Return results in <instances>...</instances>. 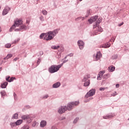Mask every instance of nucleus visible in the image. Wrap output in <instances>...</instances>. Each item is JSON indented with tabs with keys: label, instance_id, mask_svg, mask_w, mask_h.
Instances as JSON below:
<instances>
[{
	"label": "nucleus",
	"instance_id": "obj_1",
	"mask_svg": "<svg viewBox=\"0 0 129 129\" xmlns=\"http://www.w3.org/2000/svg\"><path fill=\"white\" fill-rule=\"evenodd\" d=\"M59 32V29H55L53 31H48L47 33H42L39 36L40 39H43L46 40V41H51L54 39L58 32Z\"/></svg>",
	"mask_w": 129,
	"mask_h": 129
},
{
	"label": "nucleus",
	"instance_id": "obj_2",
	"mask_svg": "<svg viewBox=\"0 0 129 129\" xmlns=\"http://www.w3.org/2000/svg\"><path fill=\"white\" fill-rule=\"evenodd\" d=\"M62 66H63V63L58 65H52L48 68V72H49V73H50L51 74H53V73H55V72H58V71H59L60 68H61Z\"/></svg>",
	"mask_w": 129,
	"mask_h": 129
},
{
	"label": "nucleus",
	"instance_id": "obj_3",
	"mask_svg": "<svg viewBox=\"0 0 129 129\" xmlns=\"http://www.w3.org/2000/svg\"><path fill=\"white\" fill-rule=\"evenodd\" d=\"M79 104V101L71 102L67 106V110H72L74 106H77Z\"/></svg>",
	"mask_w": 129,
	"mask_h": 129
},
{
	"label": "nucleus",
	"instance_id": "obj_4",
	"mask_svg": "<svg viewBox=\"0 0 129 129\" xmlns=\"http://www.w3.org/2000/svg\"><path fill=\"white\" fill-rule=\"evenodd\" d=\"M23 24V21L22 20H19L17 21H14V24L12 26V27L9 29V32H13V30H14L17 27H19L20 25H22Z\"/></svg>",
	"mask_w": 129,
	"mask_h": 129
},
{
	"label": "nucleus",
	"instance_id": "obj_5",
	"mask_svg": "<svg viewBox=\"0 0 129 129\" xmlns=\"http://www.w3.org/2000/svg\"><path fill=\"white\" fill-rule=\"evenodd\" d=\"M21 118L22 119H23V120H26L27 123H31V122L33 121V117L31 116V115H23L21 116Z\"/></svg>",
	"mask_w": 129,
	"mask_h": 129
},
{
	"label": "nucleus",
	"instance_id": "obj_6",
	"mask_svg": "<svg viewBox=\"0 0 129 129\" xmlns=\"http://www.w3.org/2000/svg\"><path fill=\"white\" fill-rule=\"evenodd\" d=\"M96 90L95 89H91L88 91L85 96V98H88V97H92L93 95H95Z\"/></svg>",
	"mask_w": 129,
	"mask_h": 129
},
{
	"label": "nucleus",
	"instance_id": "obj_7",
	"mask_svg": "<svg viewBox=\"0 0 129 129\" xmlns=\"http://www.w3.org/2000/svg\"><path fill=\"white\" fill-rule=\"evenodd\" d=\"M18 27H19V28L15 29V32H21L23 30H27L28 29L26 25L23 24V23L22 24L19 25Z\"/></svg>",
	"mask_w": 129,
	"mask_h": 129
},
{
	"label": "nucleus",
	"instance_id": "obj_8",
	"mask_svg": "<svg viewBox=\"0 0 129 129\" xmlns=\"http://www.w3.org/2000/svg\"><path fill=\"white\" fill-rule=\"evenodd\" d=\"M67 110V106H61L58 108V112L60 113V114H62V113H64L65 111Z\"/></svg>",
	"mask_w": 129,
	"mask_h": 129
},
{
	"label": "nucleus",
	"instance_id": "obj_9",
	"mask_svg": "<svg viewBox=\"0 0 129 129\" xmlns=\"http://www.w3.org/2000/svg\"><path fill=\"white\" fill-rule=\"evenodd\" d=\"M85 43L82 40L78 41V46L80 50H83L84 48Z\"/></svg>",
	"mask_w": 129,
	"mask_h": 129
},
{
	"label": "nucleus",
	"instance_id": "obj_10",
	"mask_svg": "<svg viewBox=\"0 0 129 129\" xmlns=\"http://www.w3.org/2000/svg\"><path fill=\"white\" fill-rule=\"evenodd\" d=\"M10 11H11V8L9 7L8 6H6L3 11V15L6 16V15H8Z\"/></svg>",
	"mask_w": 129,
	"mask_h": 129
},
{
	"label": "nucleus",
	"instance_id": "obj_11",
	"mask_svg": "<svg viewBox=\"0 0 129 129\" xmlns=\"http://www.w3.org/2000/svg\"><path fill=\"white\" fill-rule=\"evenodd\" d=\"M101 58V52H97L96 55L94 56V60L98 61Z\"/></svg>",
	"mask_w": 129,
	"mask_h": 129
},
{
	"label": "nucleus",
	"instance_id": "obj_12",
	"mask_svg": "<svg viewBox=\"0 0 129 129\" xmlns=\"http://www.w3.org/2000/svg\"><path fill=\"white\" fill-rule=\"evenodd\" d=\"M115 115L114 113H111L107 114V115H104L103 118L104 119H108V118H111V117H113Z\"/></svg>",
	"mask_w": 129,
	"mask_h": 129
},
{
	"label": "nucleus",
	"instance_id": "obj_13",
	"mask_svg": "<svg viewBox=\"0 0 129 129\" xmlns=\"http://www.w3.org/2000/svg\"><path fill=\"white\" fill-rule=\"evenodd\" d=\"M98 16H95L94 17H91L90 19L88 20V22H89L90 24H92L93 22H95L97 20Z\"/></svg>",
	"mask_w": 129,
	"mask_h": 129
},
{
	"label": "nucleus",
	"instance_id": "obj_14",
	"mask_svg": "<svg viewBox=\"0 0 129 129\" xmlns=\"http://www.w3.org/2000/svg\"><path fill=\"white\" fill-rule=\"evenodd\" d=\"M46 125H47V121L44 120H41L40 124V127H45Z\"/></svg>",
	"mask_w": 129,
	"mask_h": 129
},
{
	"label": "nucleus",
	"instance_id": "obj_15",
	"mask_svg": "<svg viewBox=\"0 0 129 129\" xmlns=\"http://www.w3.org/2000/svg\"><path fill=\"white\" fill-rule=\"evenodd\" d=\"M61 86V83L57 82L52 85V88H58Z\"/></svg>",
	"mask_w": 129,
	"mask_h": 129
},
{
	"label": "nucleus",
	"instance_id": "obj_16",
	"mask_svg": "<svg viewBox=\"0 0 129 129\" xmlns=\"http://www.w3.org/2000/svg\"><path fill=\"white\" fill-rule=\"evenodd\" d=\"M90 78V76L89 75H87L86 76H85L83 79L82 80L83 82H86L87 81H88V79Z\"/></svg>",
	"mask_w": 129,
	"mask_h": 129
},
{
	"label": "nucleus",
	"instance_id": "obj_17",
	"mask_svg": "<svg viewBox=\"0 0 129 129\" xmlns=\"http://www.w3.org/2000/svg\"><path fill=\"white\" fill-rule=\"evenodd\" d=\"M108 70L109 72H113V71L115 70V67H114V66H111L108 67Z\"/></svg>",
	"mask_w": 129,
	"mask_h": 129
},
{
	"label": "nucleus",
	"instance_id": "obj_18",
	"mask_svg": "<svg viewBox=\"0 0 129 129\" xmlns=\"http://www.w3.org/2000/svg\"><path fill=\"white\" fill-rule=\"evenodd\" d=\"M51 48L52 49H53V50H58V49H59V48H60V45H52L51 46Z\"/></svg>",
	"mask_w": 129,
	"mask_h": 129
},
{
	"label": "nucleus",
	"instance_id": "obj_19",
	"mask_svg": "<svg viewBox=\"0 0 129 129\" xmlns=\"http://www.w3.org/2000/svg\"><path fill=\"white\" fill-rule=\"evenodd\" d=\"M22 123H23V120L22 119H19V120H18L16 122V125H20V124H22Z\"/></svg>",
	"mask_w": 129,
	"mask_h": 129
},
{
	"label": "nucleus",
	"instance_id": "obj_20",
	"mask_svg": "<svg viewBox=\"0 0 129 129\" xmlns=\"http://www.w3.org/2000/svg\"><path fill=\"white\" fill-rule=\"evenodd\" d=\"M90 84V81L89 80H88L87 82H85L84 84V86L85 87H86L87 86H89V85Z\"/></svg>",
	"mask_w": 129,
	"mask_h": 129
},
{
	"label": "nucleus",
	"instance_id": "obj_21",
	"mask_svg": "<svg viewBox=\"0 0 129 129\" xmlns=\"http://www.w3.org/2000/svg\"><path fill=\"white\" fill-rule=\"evenodd\" d=\"M7 85H8V82H5V83L1 85V87L2 88H6L7 87Z\"/></svg>",
	"mask_w": 129,
	"mask_h": 129
},
{
	"label": "nucleus",
	"instance_id": "obj_22",
	"mask_svg": "<svg viewBox=\"0 0 129 129\" xmlns=\"http://www.w3.org/2000/svg\"><path fill=\"white\" fill-rule=\"evenodd\" d=\"M12 57H13V54H8L7 56L6 57H5L4 59V60H7V59H9V58H12Z\"/></svg>",
	"mask_w": 129,
	"mask_h": 129
},
{
	"label": "nucleus",
	"instance_id": "obj_23",
	"mask_svg": "<svg viewBox=\"0 0 129 129\" xmlns=\"http://www.w3.org/2000/svg\"><path fill=\"white\" fill-rule=\"evenodd\" d=\"M85 18L83 17H78L75 19V21H76L77 22L78 21H80V20H82V21H83L84 20Z\"/></svg>",
	"mask_w": 129,
	"mask_h": 129
},
{
	"label": "nucleus",
	"instance_id": "obj_24",
	"mask_svg": "<svg viewBox=\"0 0 129 129\" xmlns=\"http://www.w3.org/2000/svg\"><path fill=\"white\" fill-rule=\"evenodd\" d=\"M109 47H110V43H107L103 46V48H109Z\"/></svg>",
	"mask_w": 129,
	"mask_h": 129
},
{
	"label": "nucleus",
	"instance_id": "obj_25",
	"mask_svg": "<svg viewBox=\"0 0 129 129\" xmlns=\"http://www.w3.org/2000/svg\"><path fill=\"white\" fill-rule=\"evenodd\" d=\"M29 128H30V126H29V125L25 124L23 126H22L21 129H29Z\"/></svg>",
	"mask_w": 129,
	"mask_h": 129
},
{
	"label": "nucleus",
	"instance_id": "obj_26",
	"mask_svg": "<svg viewBox=\"0 0 129 129\" xmlns=\"http://www.w3.org/2000/svg\"><path fill=\"white\" fill-rule=\"evenodd\" d=\"M19 117V114L18 113H15L13 115L12 118H14L15 119H17L18 117Z\"/></svg>",
	"mask_w": 129,
	"mask_h": 129
},
{
	"label": "nucleus",
	"instance_id": "obj_27",
	"mask_svg": "<svg viewBox=\"0 0 129 129\" xmlns=\"http://www.w3.org/2000/svg\"><path fill=\"white\" fill-rule=\"evenodd\" d=\"M41 13L44 15V16H47V14H48V12L45 10H42Z\"/></svg>",
	"mask_w": 129,
	"mask_h": 129
},
{
	"label": "nucleus",
	"instance_id": "obj_28",
	"mask_svg": "<svg viewBox=\"0 0 129 129\" xmlns=\"http://www.w3.org/2000/svg\"><path fill=\"white\" fill-rule=\"evenodd\" d=\"M112 60H115V59H117V54H114L112 56Z\"/></svg>",
	"mask_w": 129,
	"mask_h": 129
},
{
	"label": "nucleus",
	"instance_id": "obj_29",
	"mask_svg": "<svg viewBox=\"0 0 129 129\" xmlns=\"http://www.w3.org/2000/svg\"><path fill=\"white\" fill-rule=\"evenodd\" d=\"M92 99H93V98L92 97H90L89 98V99H85L84 100V102H89V101H90V100H92Z\"/></svg>",
	"mask_w": 129,
	"mask_h": 129
},
{
	"label": "nucleus",
	"instance_id": "obj_30",
	"mask_svg": "<svg viewBox=\"0 0 129 129\" xmlns=\"http://www.w3.org/2000/svg\"><path fill=\"white\" fill-rule=\"evenodd\" d=\"M1 94L2 95V96H5L6 95V94H7V92H6L5 91H3L1 92Z\"/></svg>",
	"mask_w": 129,
	"mask_h": 129
},
{
	"label": "nucleus",
	"instance_id": "obj_31",
	"mask_svg": "<svg viewBox=\"0 0 129 129\" xmlns=\"http://www.w3.org/2000/svg\"><path fill=\"white\" fill-rule=\"evenodd\" d=\"M12 47V44L10 43H7L5 45V48H11Z\"/></svg>",
	"mask_w": 129,
	"mask_h": 129
},
{
	"label": "nucleus",
	"instance_id": "obj_32",
	"mask_svg": "<svg viewBox=\"0 0 129 129\" xmlns=\"http://www.w3.org/2000/svg\"><path fill=\"white\" fill-rule=\"evenodd\" d=\"M39 19L40 20L41 22H44L45 21L44 16L42 15L39 17Z\"/></svg>",
	"mask_w": 129,
	"mask_h": 129
},
{
	"label": "nucleus",
	"instance_id": "obj_33",
	"mask_svg": "<svg viewBox=\"0 0 129 129\" xmlns=\"http://www.w3.org/2000/svg\"><path fill=\"white\" fill-rule=\"evenodd\" d=\"M97 31L98 32H102L103 31V29H102L101 27H98Z\"/></svg>",
	"mask_w": 129,
	"mask_h": 129
},
{
	"label": "nucleus",
	"instance_id": "obj_34",
	"mask_svg": "<svg viewBox=\"0 0 129 129\" xmlns=\"http://www.w3.org/2000/svg\"><path fill=\"white\" fill-rule=\"evenodd\" d=\"M15 79H16L15 77H11L9 80V82H13V81H14Z\"/></svg>",
	"mask_w": 129,
	"mask_h": 129
},
{
	"label": "nucleus",
	"instance_id": "obj_35",
	"mask_svg": "<svg viewBox=\"0 0 129 129\" xmlns=\"http://www.w3.org/2000/svg\"><path fill=\"white\" fill-rule=\"evenodd\" d=\"M10 125L12 127H14V126H16V125H17L16 124V122H11L10 123Z\"/></svg>",
	"mask_w": 129,
	"mask_h": 129
},
{
	"label": "nucleus",
	"instance_id": "obj_36",
	"mask_svg": "<svg viewBox=\"0 0 129 129\" xmlns=\"http://www.w3.org/2000/svg\"><path fill=\"white\" fill-rule=\"evenodd\" d=\"M100 23H101V19H98L96 22L98 25H99Z\"/></svg>",
	"mask_w": 129,
	"mask_h": 129
},
{
	"label": "nucleus",
	"instance_id": "obj_37",
	"mask_svg": "<svg viewBox=\"0 0 129 129\" xmlns=\"http://www.w3.org/2000/svg\"><path fill=\"white\" fill-rule=\"evenodd\" d=\"M78 120H79V118L76 117L74 120V123H76V122H77V121H78Z\"/></svg>",
	"mask_w": 129,
	"mask_h": 129
},
{
	"label": "nucleus",
	"instance_id": "obj_38",
	"mask_svg": "<svg viewBox=\"0 0 129 129\" xmlns=\"http://www.w3.org/2000/svg\"><path fill=\"white\" fill-rule=\"evenodd\" d=\"M21 39L20 38H18L17 40H15L13 42V44H17V42H19V41H20Z\"/></svg>",
	"mask_w": 129,
	"mask_h": 129
},
{
	"label": "nucleus",
	"instance_id": "obj_39",
	"mask_svg": "<svg viewBox=\"0 0 129 129\" xmlns=\"http://www.w3.org/2000/svg\"><path fill=\"white\" fill-rule=\"evenodd\" d=\"M90 14V10H88L87 12V14L86 15V18H87L89 16V14Z\"/></svg>",
	"mask_w": 129,
	"mask_h": 129
},
{
	"label": "nucleus",
	"instance_id": "obj_40",
	"mask_svg": "<svg viewBox=\"0 0 129 129\" xmlns=\"http://www.w3.org/2000/svg\"><path fill=\"white\" fill-rule=\"evenodd\" d=\"M36 124H37V122H36V121H34L33 122L32 126H33V127H35V126H36Z\"/></svg>",
	"mask_w": 129,
	"mask_h": 129
},
{
	"label": "nucleus",
	"instance_id": "obj_41",
	"mask_svg": "<svg viewBox=\"0 0 129 129\" xmlns=\"http://www.w3.org/2000/svg\"><path fill=\"white\" fill-rule=\"evenodd\" d=\"M106 88H107L101 87L99 88V90H100V91H104V90H105V89H106Z\"/></svg>",
	"mask_w": 129,
	"mask_h": 129
},
{
	"label": "nucleus",
	"instance_id": "obj_42",
	"mask_svg": "<svg viewBox=\"0 0 129 129\" xmlns=\"http://www.w3.org/2000/svg\"><path fill=\"white\" fill-rule=\"evenodd\" d=\"M49 97V95L48 94H46L45 95H44L42 99H46V98H47Z\"/></svg>",
	"mask_w": 129,
	"mask_h": 129
},
{
	"label": "nucleus",
	"instance_id": "obj_43",
	"mask_svg": "<svg viewBox=\"0 0 129 129\" xmlns=\"http://www.w3.org/2000/svg\"><path fill=\"white\" fill-rule=\"evenodd\" d=\"M59 120H64V119H66V117H64V116H62V117H60L59 118Z\"/></svg>",
	"mask_w": 129,
	"mask_h": 129
},
{
	"label": "nucleus",
	"instance_id": "obj_44",
	"mask_svg": "<svg viewBox=\"0 0 129 129\" xmlns=\"http://www.w3.org/2000/svg\"><path fill=\"white\" fill-rule=\"evenodd\" d=\"M112 96H115V95H117V93L116 92H114L113 93L111 94Z\"/></svg>",
	"mask_w": 129,
	"mask_h": 129
},
{
	"label": "nucleus",
	"instance_id": "obj_45",
	"mask_svg": "<svg viewBox=\"0 0 129 129\" xmlns=\"http://www.w3.org/2000/svg\"><path fill=\"white\" fill-rule=\"evenodd\" d=\"M105 73V71H101L100 72V74H101V75H103Z\"/></svg>",
	"mask_w": 129,
	"mask_h": 129
},
{
	"label": "nucleus",
	"instance_id": "obj_46",
	"mask_svg": "<svg viewBox=\"0 0 129 129\" xmlns=\"http://www.w3.org/2000/svg\"><path fill=\"white\" fill-rule=\"evenodd\" d=\"M41 58H39L38 60H37V64L39 65V64H40V63L41 62Z\"/></svg>",
	"mask_w": 129,
	"mask_h": 129
},
{
	"label": "nucleus",
	"instance_id": "obj_47",
	"mask_svg": "<svg viewBox=\"0 0 129 129\" xmlns=\"http://www.w3.org/2000/svg\"><path fill=\"white\" fill-rule=\"evenodd\" d=\"M73 55H74L73 53H71L68 55H67V56H68L69 57H73Z\"/></svg>",
	"mask_w": 129,
	"mask_h": 129
},
{
	"label": "nucleus",
	"instance_id": "obj_48",
	"mask_svg": "<svg viewBox=\"0 0 129 129\" xmlns=\"http://www.w3.org/2000/svg\"><path fill=\"white\" fill-rule=\"evenodd\" d=\"M98 34H99V33H98V32H97V31H96L94 34H93V36H95V35H98Z\"/></svg>",
	"mask_w": 129,
	"mask_h": 129
},
{
	"label": "nucleus",
	"instance_id": "obj_49",
	"mask_svg": "<svg viewBox=\"0 0 129 129\" xmlns=\"http://www.w3.org/2000/svg\"><path fill=\"white\" fill-rule=\"evenodd\" d=\"M97 79L98 80H101V77H100V75H98Z\"/></svg>",
	"mask_w": 129,
	"mask_h": 129
},
{
	"label": "nucleus",
	"instance_id": "obj_50",
	"mask_svg": "<svg viewBox=\"0 0 129 129\" xmlns=\"http://www.w3.org/2000/svg\"><path fill=\"white\" fill-rule=\"evenodd\" d=\"M98 26H99V24H97L96 23H95V24L93 26V29H95V28H96V27H97Z\"/></svg>",
	"mask_w": 129,
	"mask_h": 129
},
{
	"label": "nucleus",
	"instance_id": "obj_51",
	"mask_svg": "<svg viewBox=\"0 0 129 129\" xmlns=\"http://www.w3.org/2000/svg\"><path fill=\"white\" fill-rule=\"evenodd\" d=\"M10 78H11L10 77H8V78H6V81H8V82H10Z\"/></svg>",
	"mask_w": 129,
	"mask_h": 129
},
{
	"label": "nucleus",
	"instance_id": "obj_52",
	"mask_svg": "<svg viewBox=\"0 0 129 129\" xmlns=\"http://www.w3.org/2000/svg\"><path fill=\"white\" fill-rule=\"evenodd\" d=\"M14 99L16 100V99H17V94L15 93H14Z\"/></svg>",
	"mask_w": 129,
	"mask_h": 129
},
{
	"label": "nucleus",
	"instance_id": "obj_53",
	"mask_svg": "<svg viewBox=\"0 0 129 129\" xmlns=\"http://www.w3.org/2000/svg\"><path fill=\"white\" fill-rule=\"evenodd\" d=\"M68 61H69L68 59L64 60V61L62 62V64H64V63H65L68 62Z\"/></svg>",
	"mask_w": 129,
	"mask_h": 129
},
{
	"label": "nucleus",
	"instance_id": "obj_54",
	"mask_svg": "<svg viewBox=\"0 0 129 129\" xmlns=\"http://www.w3.org/2000/svg\"><path fill=\"white\" fill-rule=\"evenodd\" d=\"M115 38H112L111 39H110V41L111 42V41H113V42H114V41H115Z\"/></svg>",
	"mask_w": 129,
	"mask_h": 129
},
{
	"label": "nucleus",
	"instance_id": "obj_55",
	"mask_svg": "<svg viewBox=\"0 0 129 129\" xmlns=\"http://www.w3.org/2000/svg\"><path fill=\"white\" fill-rule=\"evenodd\" d=\"M118 87H119V84H116V88H118Z\"/></svg>",
	"mask_w": 129,
	"mask_h": 129
},
{
	"label": "nucleus",
	"instance_id": "obj_56",
	"mask_svg": "<svg viewBox=\"0 0 129 129\" xmlns=\"http://www.w3.org/2000/svg\"><path fill=\"white\" fill-rule=\"evenodd\" d=\"M123 25V22H122L121 24H119L118 26L119 27H120L121 26H122Z\"/></svg>",
	"mask_w": 129,
	"mask_h": 129
},
{
	"label": "nucleus",
	"instance_id": "obj_57",
	"mask_svg": "<svg viewBox=\"0 0 129 129\" xmlns=\"http://www.w3.org/2000/svg\"><path fill=\"white\" fill-rule=\"evenodd\" d=\"M25 108H30V106L29 105H27V106H25Z\"/></svg>",
	"mask_w": 129,
	"mask_h": 129
},
{
	"label": "nucleus",
	"instance_id": "obj_58",
	"mask_svg": "<svg viewBox=\"0 0 129 129\" xmlns=\"http://www.w3.org/2000/svg\"><path fill=\"white\" fill-rule=\"evenodd\" d=\"M78 89H79V90H81V89H82V88H81V87H78Z\"/></svg>",
	"mask_w": 129,
	"mask_h": 129
},
{
	"label": "nucleus",
	"instance_id": "obj_59",
	"mask_svg": "<svg viewBox=\"0 0 129 129\" xmlns=\"http://www.w3.org/2000/svg\"><path fill=\"white\" fill-rule=\"evenodd\" d=\"M40 55H43L44 54V52L43 51H41L40 52Z\"/></svg>",
	"mask_w": 129,
	"mask_h": 129
},
{
	"label": "nucleus",
	"instance_id": "obj_60",
	"mask_svg": "<svg viewBox=\"0 0 129 129\" xmlns=\"http://www.w3.org/2000/svg\"><path fill=\"white\" fill-rule=\"evenodd\" d=\"M18 60V58H15L14 59V61H17Z\"/></svg>",
	"mask_w": 129,
	"mask_h": 129
},
{
	"label": "nucleus",
	"instance_id": "obj_61",
	"mask_svg": "<svg viewBox=\"0 0 129 129\" xmlns=\"http://www.w3.org/2000/svg\"><path fill=\"white\" fill-rule=\"evenodd\" d=\"M67 57H69L68 56L66 55L65 57H64V59H67Z\"/></svg>",
	"mask_w": 129,
	"mask_h": 129
},
{
	"label": "nucleus",
	"instance_id": "obj_62",
	"mask_svg": "<svg viewBox=\"0 0 129 129\" xmlns=\"http://www.w3.org/2000/svg\"><path fill=\"white\" fill-rule=\"evenodd\" d=\"M106 76H107L108 77H109L110 75L109 74H108L106 75Z\"/></svg>",
	"mask_w": 129,
	"mask_h": 129
},
{
	"label": "nucleus",
	"instance_id": "obj_63",
	"mask_svg": "<svg viewBox=\"0 0 129 129\" xmlns=\"http://www.w3.org/2000/svg\"><path fill=\"white\" fill-rule=\"evenodd\" d=\"M3 70V68H0V71H2Z\"/></svg>",
	"mask_w": 129,
	"mask_h": 129
},
{
	"label": "nucleus",
	"instance_id": "obj_64",
	"mask_svg": "<svg viewBox=\"0 0 129 129\" xmlns=\"http://www.w3.org/2000/svg\"><path fill=\"white\" fill-rule=\"evenodd\" d=\"M29 23H30L29 21H26L27 24H29Z\"/></svg>",
	"mask_w": 129,
	"mask_h": 129
}]
</instances>
